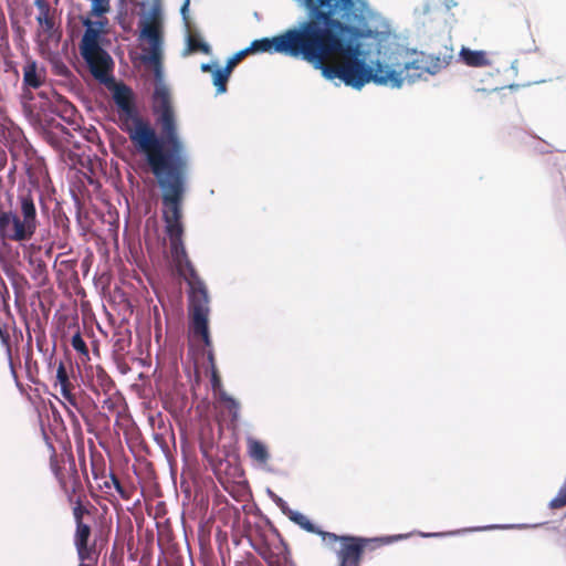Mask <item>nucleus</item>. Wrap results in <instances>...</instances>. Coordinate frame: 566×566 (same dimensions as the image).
<instances>
[{"label": "nucleus", "mask_w": 566, "mask_h": 566, "mask_svg": "<svg viewBox=\"0 0 566 566\" xmlns=\"http://www.w3.org/2000/svg\"><path fill=\"white\" fill-rule=\"evenodd\" d=\"M113 98L119 111L127 116L125 132L134 147L145 156L161 189L165 230L177 237L182 223L188 157L178 134L169 90L159 84L153 96V111L157 115L161 137L148 120L137 114L133 92L127 85H116Z\"/></svg>", "instance_id": "obj_1"}, {"label": "nucleus", "mask_w": 566, "mask_h": 566, "mask_svg": "<svg viewBox=\"0 0 566 566\" xmlns=\"http://www.w3.org/2000/svg\"><path fill=\"white\" fill-rule=\"evenodd\" d=\"M357 28L332 17L331 11L313 10L311 17L273 38L254 40L247 49L253 53H280L319 69L327 80L339 78L360 88L370 81L382 83L366 63Z\"/></svg>", "instance_id": "obj_2"}, {"label": "nucleus", "mask_w": 566, "mask_h": 566, "mask_svg": "<svg viewBox=\"0 0 566 566\" xmlns=\"http://www.w3.org/2000/svg\"><path fill=\"white\" fill-rule=\"evenodd\" d=\"M169 238L170 253L175 263L176 270L188 283L189 304L188 312L190 317V335L195 340L203 343L205 347L209 348L208 359L213 365L214 355L211 349L212 340L209 333V295L203 281L200 279L195 266L192 265L182 240L184 224L180 223V232L174 237L172 232L166 230Z\"/></svg>", "instance_id": "obj_3"}, {"label": "nucleus", "mask_w": 566, "mask_h": 566, "mask_svg": "<svg viewBox=\"0 0 566 566\" xmlns=\"http://www.w3.org/2000/svg\"><path fill=\"white\" fill-rule=\"evenodd\" d=\"M41 201L39 190L20 188L9 210L0 207V239L18 243L30 241L40 224L36 203Z\"/></svg>", "instance_id": "obj_4"}, {"label": "nucleus", "mask_w": 566, "mask_h": 566, "mask_svg": "<svg viewBox=\"0 0 566 566\" xmlns=\"http://www.w3.org/2000/svg\"><path fill=\"white\" fill-rule=\"evenodd\" d=\"M83 24L86 27L80 44L81 55L86 62L91 74L99 83L108 84L113 82L112 71L114 62L112 56L99 45V34L107 20L91 21L86 19Z\"/></svg>", "instance_id": "obj_5"}, {"label": "nucleus", "mask_w": 566, "mask_h": 566, "mask_svg": "<svg viewBox=\"0 0 566 566\" xmlns=\"http://www.w3.org/2000/svg\"><path fill=\"white\" fill-rule=\"evenodd\" d=\"M323 541L336 553L338 566H359L365 549L385 545L389 537L364 538L324 533Z\"/></svg>", "instance_id": "obj_6"}, {"label": "nucleus", "mask_w": 566, "mask_h": 566, "mask_svg": "<svg viewBox=\"0 0 566 566\" xmlns=\"http://www.w3.org/2000/svg\"><path fill=\"white\" fill-rule=\"evenodd\" d=\"M428 74L424 53L397 49L391 52V85L400 87L405 82L413 83Z\"/></svg>", "instance_id": "obj_7"}, {"label": "nucleus", "mask_w": 566, "mask_h": 566, "mask_svg": "<svg viewBox=\"0 0 566 566\" xmlns=\"http://www.w3.org/2000/svg\"><path fill=\"white\" fill-rule=\"evenodd\" d=\"M63 460H60L55 452L50 457V468L55 475L56 480L63 492L65 493L69 503H73V497L82 491V482L80 480L75 462L71 457L70 468L66 469Z\"/></svg>", "instance_id": "obj_8"}, {"label": "nucleus", "mask_w": 566, "mask_h": 566, "mask_svg": "<svg viewBox=\"0 0 566 566\" xmlns=\"http://www.w3.org/2000/svg\"><path fill=\"white\" fill-rule=\"evenodd\" d=\"M140 36L148 42V48L144 49L146 52L145 61L155 66H159L161 61L163 33L161 22L157 14L154 13L150 19L142 23Z\"/></svg>", "instance_id": "obj_9"}, {"label": "nucleus", "mask_w": 566, "mask_h": 566, "mask_svg": "<svg viewBox=\"0 0 566 566\" xmlns=\"http://www.w3.org/2000/svg\"><path fill=\"white\" fill-rule=\"evenodd\" d=\"M92 530L85 522L76 524L74 545L81 562L95 563L98 557L95 541L91 542Z\"/></svg>", "instance_id": "obj_10"}, {"label": "nucleus", "mask_w": 566, "mask_h": 566, "mask_svg": "<svg viewBox=\"0 0 566 566\" xmlns=\"http://www.w3.org/2000/svg\"><path fill=\"white\" fill-rule=\"evenodd\" d=\"M35 4L39 9L36 21L41 28V31H39V36H43V39L40 40L41 43L49 44L52 41L59 42L61 32L55 29L54 19L50 13V6L44 0H38Z\"/></svg>", "instance_id": "obj_11"}, {"label": "nucleus", "mask_w": 566, "mask_h": 566, "mask_svg": "<svg viewBox=\"0 0 566 566\" xmlns=\"http://www.w3.org/2000/svg\"><path fill=\"white\" fill-rule=\"evenodd\" d=\"M260 555L268 566H296L290 549L284 543L270 545Z\"/></svg>", "instance_id": "obj_12"}, {"label": "nucleus", "mask_w": 566, "mask_h": 566, "mask_svg": "<svg viewBox=\"0 0 566 566\" xmlns=\"http://www.w3.org/2000/svg\"><path fill=\"white\" fill-rule=\"evenodd\" d=\"M46 80V71L40 66L36 61L28 60L23 66V83L24 90H38Z\"/></svg>", "instance_id": "obj_13"}, {"label": "nucleus", "mask_w": 566, "mask_h": 566, "mask_svg": "<svg viewBox=\"0 0 566 566\" xmlns=\"http://www.w3.org/2000/svg\"><path fill=\"white\" fill-rule=\"evenodd\" d=\"M60 386V391L63 398L66 400V402L74 407H77L76 398L73 395L74 385L72 384L70 379V373L65 367V364L63 361H60L57 369H56V376H55V382L54 387Z\"/></svg>", "instance_id": "obj_14"}, {"label": "nucleus", "mask_w": 566, "mask_h": 566, "mask_svg": "<svg viewBox=\"0 0 566 566\" xmlns=\"http://www.w3.org/2000/svg\"><path fill=\"white\" fill-rule=\"evenodd\" d=\"M453 60V50L444 46L436 54H426L424 61L428 69V74L434 75L441 70L446 69Z\"/></svg>", "instance_id": "obj_15"}, {"label": "nucleus", "mask_w": 566, "mask_h": 566, "mask_svg": "<svg viewBox=\"0 0 566 566\" xmlns=\"http://www.w3.org/2000/svg\"><path fill=\"white\" fill-rule=\"evenodd\" d=\"M247 450L249 457L259 464H266L270 459L268 447L255 438L247 439Z\"/></svg>", "instance_id": "obj_16"}, {"label": "nucleus", "mask_w": 566, "mask_h": 566, "mask_svg": "<svg viewBox=\"0 0 566 566\" xmlns=\"http://www.w3.org/2000/svg\"><path fill=\"white\" fill-rule=\"evenodd\" d=\"M53 112L69 125H77V111L69 101L60 97Z\"/></svg>", "instance_id": "obj_17"}, {"label": "nucleus", "mask_w": 566, "mask_h": 566, "mask_svg": "<svg viewBox=\"0 0 566 566\" xmlns=\"http://www.w3.org/2000/svg\"><path fill=\"white\" fill-rule=\"evenodd\" d=\"M460 56L468 66L481 67L491 64L484 51H472L468 48H462Z\"/></svg>", "instance_id": "obj_18"}, {"label": "nucleus", "mask_w": 566, "mask_h": 566, "mask_svg": "<svg viewBox=\"0 0 566 566\" xmlns=\"http://www.w3.org/2000/svg\"><path fill=\"white\" fill-rule=\"evenodd\" d=\"M339 2L343 3L344 8L352 6V0H304V4L310 9L308 18L311 17L313 10L324 11V8L328 9L327 11H331L332 17L334 18V12L337 9Z\"/></svg>", "instance_id": "obj_19"}, {"label": "nucleus", "mask_w": 566, "mask_h": 566, "mask_svg": "<svg viewBox=\"0 0 566 566\" xmlns=\"http://www.w3.org/2000/svg\"><path fill=\"white\" fill-rule=\"evenodd\" d=\"M220 400L223 402L224 408L228 410L229 416L231 417V422L235 423L240 417V403L234 398L227 395V392L222 391L220 394Z\"/></svg>", "instance_id": "obj_20"}, {"label": "nucleus", "mask_w": 566, "mask_h": 566, "mask_svg": "<svg viewBox=\"0 0 566 566\" xmlns=\"http://www.w3.org/2000/svg\"><path fill=\"white\" fill-rule=\"evenodd\" d=\"M200 51L205 54L210 53V46L203 42L196 33H190L187 38V53Z\"/></svg>", "instance_id": "obj_21"}, {"label": "nucleus", "mask_w": 566, "mask_h": 566, "mask_svg": "<svg viewBox=\"0 0 566 566\" xmlns=\"http://www.w3.org/2000/svg\"><path fill=\"white\" fill-rule=\"evenodd\" d=\"M231 73L226 69H217L213 71V85L217 87V93L222 94L227 92V84Z\"/></svg>", "instance_id": "obj_22"}, {"label": "nucleus", "mask_w": 566, "mask_h": 566, "mask_svg": "<svg viewBox=\"0 0 566 566\" xmlns=\"http://www.w3.org/2000/svg\"><path fill=\"white\" fill-rule=\"evenodd\" d=\"M54 226L61 230L62 234L67 237L71 232V221L66 213L59 209L53 213Z\"/></svg>", "instance_id": "obj_23"}, {"label": "nucleus", "mask_w": 566, "mask_h": 566, "mask_svg": "<svg viewBox=\"0 0 566 566\" xmlns=\"http://www.w3.org/2000/svg\"><path fill=\"white\" fill-rule=\"evenodd\" d=\"M291 518L297 525H300L303 530H305L310 533H315V534L319 535L322 538H323V534L326 533L325 531L317 528L304 514L294 513Z\"/></svg>", "instance_id": "obj_24"}, {"label": "nucleus", "mask_w": 566, "mask_h": 566, "mask_svg": "<svg viewBox=\"0 0 566 566\" xmlns=\"http://www.w3.org/2000/svg\"><path fill=\"white\" fill-rule=\"evenodd\" d=\"M73 505L72 513L75 521V524H78L80 522H84V515H90V511L87 507L83 504V500L81 495H74L73 497Z\"/></svg>", "instance_id": "obj_25"}, {"label": "nucleus", "mask_w": 566, "mask_h": 566, "mask_svg": "<svg viewBox=\"0 0 566 566\" xmlns=\"http://www.w3.org/2000/svg\"><path fill=\"white\" fill-rule=\"evenodd\" d=\"M114 486L119 496L123 500H129L132 496L130 490L124 488L119 481V479L114 474H109V480L104 482V488L109 489L111 486Z\"/></svg>", "instance_id": "obj_26"}, {"label": "nucleus", "mask_w": 566, "mask_h": 566, "mask_svg": "<svg viewBox=\"0 0 566 566\" xmlns=\"http://www.w3.org/2000/svg\"><path fill=\"white\" fill-rule=\"evenodd\" d=\"M71 345L81 356L90 358L88 348L80 332L72 336Z\"/></svg>", "instance_id": "obj_27"}, {"label": "nucleus", "mask_w": 566, "mask_h": 566, "mask_svg": "<svg viewBox=\"0 0 566 566\" xmlns=\"http://www.w3.org/2000/svg\"><path fill=\"white\" fill-rule=\"evenodd\" d=\"M0 342L4 347L7 355L10 357L12 354L11 336L7 324H0Z\"/></svg>", "instance_id": "obj_28"}, {"label": "nucleus", "mask_w": 566, "mask_h": 566, "mask_svg": "<svg viewBox=\"0 0 566 566\" xmlns=\"http://www.w3.org/2000/svg\"><path fill=\"white\" fill-rule=\"evenodd\" d=\"M111 10L109 0H92L91 14L102 17Z\"/></svg>", "instance_id": "obj_29"}, {"label": "nucleus", "mask_w": 566, "mask_h": 566, "mask_svg": "<svg viewBox=\"0 0 566 566\" xmlns=\"http://www.w3.org/2000/svg\"><path fill=\"white\" fill-rule=\"evenodd\" d=\"M549 506L554 510L566 506V478L557 495L551 501Z\"/></svg>", "instance_id": "obj_30"}, {"label": "nucleus", "mask_w": 566, "mask_h": 566, "mask_svg": "<svg viewBox=\"0 0 566 566\" xmlns=\"http://www.w3.org/2000/svg\"><path fill=\"white\" fill-rule=\"evenodd\" d=\"M247 55H249L247 49H243L232 55L224 66L230 73H232L233 69L239 64Z\"/></svg>", "instance_id": "obj_31"}, {"label": "nucleus", "mask_w": 566, "mask_h": 566, "mask_svg": "<svg viewBox=\"0 0 566 566\" xmlns=\"http://www.w3.org/2000/svg\"><path fill=\"white\" fill-rule=\"evenodd\" d=\"M96 377L104 392H108L114 387L112 378L104 370L98 371Z\"/></svg>", "instance_id": "obj_32"}, {"label": "nucleus", "mask_w": 566, "mask_h": 566, "mask_svg": "<svg viewBox=\"0 0 566 566\" xmlns=\"http://www.w3.org/2000/svg\"><path fill=\"white\" fill-rule=\"evenodd\" d=\"M130 346V336L118 334V337L114 342V348L117 352H125Z\"/></svg>", "instance_id": "obj_33"}, {"label": "nucleus", "mask_w": 566, "mask_h": 566, "mask_svg": "<svg viewBox=\"0 0 566 566\" xmlns=\"http://www.w3.org/2000/svg\"><path fill=\"white\" fill-rule=\"evenodd\" d=\"M92 465V474L94 479H98L104 473V464L103 459L99 457V459H96L95 457H92L91 460Z\"/></svg>", "instance_id": "obj_34"}, {"label": "nucleus", "mask_w": 566, "mask_h": 566, "mask_svg": "<svg viewBox=\"0 0 566 566\" xmlns=\"http://www.w3.org/2000/svg\"><path fill=\"white\" fill-rule=\"evenodd\" d=\"M211 386H212V389L214 391L219 390L221 388V378L218 374V370L216 369V367H212V373H211Z\"/></svg>", "instance_id": "obj_35"}, {"label": "nucleus", "mask_w": 566, "mask_h": 566, "mask_svg": "<svg viewBox=\"0 0 566 566\" xmlns=\"http://www.w3.org/2000/svg\"><path fill=\"white\" fill-rule=\"evenodd\" d=\"M200 69L205 73H213V71H214L213 66L209 63H202Z\"/></svg>", "instance_id": "obj_36"}, {"label": "nucleus", "mask_w": 566, "mask_h": 566, "mask_svg": "<svg viewBox=\"0 0 566 566\" xmlns=\"http://www.w3.org/2000/svg\"><path fill=\"white\" fill-rule=\"evenodd\" d=\"M22 97H23L24 99H28V101L33 99V95H32V93L30 92V90H24V88H23Z\"/></svg>", "instance_id": "obj_37"}, {"label": "nucleus", "mask_w": 566, "mask_h": 566, "mask_svg": "<svg viewBox=\"0 0 566 566\" xmlns=\"http://www.w3.org/2000/svg\"><path fill=\"white\" fill-rule=\"evenodd\" d=\"M189 2H190L189 0H186V1H185V3H184V6L181 7V13H182L184 15H186V12H187L188 7H189Z\"/></svg>", "instance_id": "obj_38"}, {"label": "nucleus", "mask_w": 566, "mask_h": 566, "mask_svg": "<svg viewBox=\"0 0 566 566\" xmlns=\"http://www.w3.org/2000/svg\"><path fill=\"white\" fill-rule=\"evenodd\" d=\"M65 409H66V411H67L70 417L75 418L74 412L67 406H65Z\"/></svg>", "instance_id": "obj_39"}, {"label": "nucleus", "mask_w": 566, "mask_h": 566, "mask_svg": "<svg viewBox=\"0 0 566 566\" xmlns=\"http://www.w3.org/2000/svg\"><path fill=\"white\" fill-rule=\"evenodd\" d=\"M400 538H401L400 535H397V536L396 535H391L390 541L395 542V541L400 539Z\"/></svg>", "instance_id": "obj_40"}, {"label": "nucleus", "mask_w": 566, "mask_h": 566, "mask_svg": "<svg viewBox=\"0 0 566 566\" xmlns=\"http://www.w3.org/2000/svg\"><path fill=\"white\" fill-rule=\"evenodd\" d=\"M50 140H51L52 145H54L55 147L59 146V143L55 140V138L50 137Z\"/></svg>", "instance_id": "obj_41"}, {"label": "nucleus", "mask_w": 566, "mask_h": 566, "mask_svg": "<svg viewBox=\"0 0 566 566\" xmlns=\"http://www.w3.org/2000/svg\"><path fill=\"white\" fill-rule=\"evenodd\" d=\"M13 332H14V334L18 332V328H17V326H15V325L13 326ZM19 334H20V336L22 337V333H21V331H19Z\"/></svg>", "instance_id": "obj_42"}, {"label": "nucleus", "mask_w": 566, "mask_h": 566, "mask_svg": "<svg viewBox=\"0 0 566 566\" xmlns=\"http://www.w3.org/2000/svg\"><path fill=\"white\" fill-rule=\"evenodd\" d=\"M91 563L88 562H81L80 566H88Z\"/></svg>", "instance_id": "obj_43"}]
</instances>
